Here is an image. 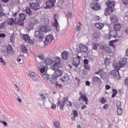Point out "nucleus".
<instances>
[{
	"instance_id": "nucleus-1",
	"label": "nucleus",
	"mask_w": 128,
	"mask_h": 128,
	"mask_svg": "<svg viewBox=\"0 0 128 128\" xmlns=\"http://www.w3.org/2000/svg\"><path fill=\"white\" fill-rule=\"evenodd\" d=\"M126 64V58H122L119 60L118 63H116L114 61L112 63V66L114 68H119L120 70L122 68H124Z\"/></svg>"
},
{
	"instance_id": "nucleus-2",
	"label": "nucleus",
	"mask_w": 128,
	"mask_h": 128,
	"mask_svg": "<svg viewBox=\"0 0 128 128\" xmlns=\"http://www.w3.org/2000/svg\"><path fill=\"white\" fill-rule=\"evenodd\" d=\"M116 70H112L110 72V75L113 76L114 78H116L118 80H120L122 77L120 76V72L119 70H120V69H119L118 68H115Z\"/></svg>"
},
{
	"instance_id": "nucleus-3",
	"label": "nucleus",
	"mask_w": 128,
	"mask_h": 128,
	"mask_svg": "<svg viewBox=\"0 0 128 128\" xmlns=\"http://www.w3.org/2000/svg\"><path fill=\"white\" fill-rule=\"evenodd\" d=\"M79 94L80 96L78 98V102L82 100V102H85L86 104H88V97H86V96L82 94V92H79Z\"/></svg>"
},
{
	"instance_id": "nucleus-4",
	"label": "nucleus",
	"mask_w": 128,
	"mask_h": 128,
	"mask_svg": "<svg viewBox=\"0 0 128 128\" xmlns=\"http://www.w3.org/2000/svg\"><path fill=\"white\" fill-rule=\"evenodd\" d=\"M58 14H55L54 15V22L53 23V26H55L56 32H60V24L58 22Z\"/></svg>"
},
{
	"instance_id": "nucleus-5",
	"label": "nucleus",
	"mask_w": 128,
	"mask_h": 128,
	"mask_svg": "<svg viewBox=\"0 0 128 128\" xmlns=\"http://www.w3.org/2000/svg\"><path fill=\"white\" fill-rule=\"evenodd\" d=\"M64 74V70H60L58 69L54 72V74L52 76V78L53 80H56L58 78H60V76H62Z\"/></svg>"
},
{
	"instance_id": "nucleus-6",
	"label": "nucleus",
	"mask_w": 128,
	"mask_h": 128,
	"mask_svg": "<svg viewBox=\"0 0 128 128\" xmlns=\"http://www.w3.org/2000/svg\"><path fill=\"white\" fill-rule=\"evenodd\" d=\"M39 30L42 32H45V34H46V32H50L52 30V28H50V26H48L43 25L40 26Z\"/></svg>"
},
{
	"instance_id": "nucleus-7",
	"label": "nucleus",
	"mask_w": 128,
	"mask_h": 128,
	"mask_svg": "<svg viewBox=\"0 0 128 128\" xmlns=\"http://www.w3.org/2000/svg\"><path fill=\"white\" fill-rule=\"evenodd\" d=\"M90 8L92 10H100L101 7L100 4L98 2H92L90 4Z\"/></svg>"
},
{
	"instance_id": "nucleus-8",
	"label": "nucleus",
	"mask_w": 128,
	"mask_h": 128,
	"mask_svg": "<svg viewBox=\"0 0 128 128\" xmlns=\"http://www.w3.org/2000/svg\"><path fill=\"white\" fill-rule=\"evenodd\" d=\"M54 40V36L52 34H49L45 38V40L44 41V46H48V44H50Z\"/></svg>"
},
{
	"instance_id": "nucleus-9",
	"label": "nucleus",
	"mask_w": 128,
	"mask_h": 128,
	"mask_svg": "<svg viewBox=\"0 0 128 128\" xmlns=\"http://www.w3.org/2000/svg\"><path fill=\"white\" fill-rule=\"evenodd\" d=\"M80 64V56H77V57L73 58V66H76V68L77 66H78Z\"/></svg>"
},
{
	"instance_id": "nucleus-10",
	"label": "nucleus",
	"mask_w": 128,
	"mask_h": 128,
	"mask_svg": "<svg viewBox=\"0 0 128 128\" xmlns=\"http://www.w3.org/2000/svg\"><path fill=\"white\" fill-rule=\"evenodd\" d=\"M35 36H36L37 38H39L40 40H42L44 38V34L40 31L35 32Z\"/></svg>"
},
{
	"instance_id": "nucleus-11",
	"label": "nucleus",
	"mask_w": 128,
	"mask_h": 128,
	"mask_svg": "<svg viewBox=\"0 0 128 128\" xmlns=\"http://www.w3.org/2000/svg\"><path fill=\"white\" fill-rule=\"evenodd\" d=\"M38 68L42 74H44L46 70H48V66L44 65V62H41L38 64Z\"/></svg>"
},
{
	"instance_id": "nucleus-12",
	"label": "nucleus",
	"mask_w": 128,
	"mask_h": 128,
	"mask_svg": "<svg viewBox=\"0 0 128 128\" xmlns=\"http://www.w3.org/2000/svg\"><path fill=\"white\" fill-rule=\"evenodd\" d=\"M30 8L32 10H40V4L34 2H32L30 4Z\"/></svg>"
},
{
	"instance_id": "nucleus-13",
	"label": "nucleus",
	"mask_w": 128,
	"mask_h": 128,
	"mask_svg": "<svg viewBox=\"0 0 128 128\" xmlns=\"http://www.w3.org/2000/svg\"><path fill=\"white\" fill-rule=\"evenodd\" d=\"M7 50V56H10L14 54V51H12V46L11 45H8L7 48H6Z\"/></svg>"
},
{
	"instance_id": "nucleus-14",
	"label": "nucleus",
	"mask_w": 128,
	"mask_h": 128,
	"mask_svg": "<svg viewBox=\"0 0 128 128\" xmlns=\"http://www.w3.org/2000/svg\"><path fill=\"white\" fill-rule=\"evenodd\" d=\"M79 48L80 52H86L88 50V46L84 44H80L79 46Z\"/></svg>"
},
{
	"instance_id": "nucleus-15",
	"label": "nucleus",
	"mask_w": 128,
	"mask_h": 128,
	"mask_svg": "<svg viewBox=\"0 0 128 128\" xmlns=\"http://www.w3.org/2000/svg\"><path fill=\"white\" fill-rule=\"evenodd\" d=\"M106 4L109 8H114L116 6V3L113 1H108L106 3Z\"/></svg>"
},
{
	"instance_id": "nucleus-16",
	"label": "nucleus",
	"mask_w": 128,
	"mask_h": 128,
	"mask_svg": "<svg viewBox=\"0 0 128 128\" xmlns=\"http://www.w3.org/2000/svg\"><path fill=\"white\" fill-rule=\"evenodd\" d=\"M54 4L50 0L46 2V8H54Z\"/></svg>"
},
{
	"instance_id": "nucleus-17",
	"label": "nucleus",
	"mask_w": 128,
	"mask_h": 128,
	"mask_svg": "<svg viewBox=\"0 0 128 128\" xmlns=\"http://www.w3.org/2000/svg\"><path fill=\"white\" fill-rule=\"evenodd\" d=\"M110 20H111L112 24H113L114 26V24H118V18L116 16H113L112 17L110 18Z\"/></svg>"
},
{
	"instance_id": "nucleus-18",
	"label": "nucleus",
	"mask_w": 128,
	"mask_h": 128,
	"mask_svg": "<svg viewBox=\"0 0 128 128\" xmlns=\"http://www.w3.org/2000/svg\"><path fill=\"white\" fill-rule=\"evenodd\" d=\"M15 24H18V26H23L24 24V22L22 20H20V19L18 20V18H16Z\"/></svg>"
},
{
	"instance_id": "nucleus-19",
	"label": "nucleus",
	"mask_w": 128,
	"mask_h": 128,
	"mask_svg": "<svg viewBox=\"0 0 128 128\" xmlns=\"http://www.w3.org/2000/svg\"><path fill=\"white\" fill-rule=\"evenodd\" d=\"M44 62L45 64V66H50V64H52V60L50 58H46V60L44 61Z\"/></svg>"
},
{
	"instance_id": "nucleus-20",
	"label": "nucleus",
	"mask_w": 128,
	"mask_h": 128,
	"mask_svg": "<svg viewBox=\"0 0 128 128\" xmlns=\"http://www.w3.org/2000/svg\"><path fill=\"white\" fill-rule=\"evenodd\" d=\"M30 76L33 80H38V76L36 74V73H34V72H30Z\"/></svg>"
},
{
	"instance_id": "nucleus-21",
	"label": "nucleus",
	"mask_w": 128,
	"mask_h": 128,
	"mask_svg": "<svg viewBox=\"0 0 128 128\" xmlns=\"http://www.w3.org/2000/svg\"><path fill=\"white\" fill-rule=\"evenodd\" d=\"M95 26L98 30H102L104 26V24L102 23L96 22L95 24Z\"/></svg>"
},
{
	"instance_id": "nucleus-22",
	"label": "nucleus",
	"mask_w": 128,
	"mask_h": 128,
	"mask_svg": "<svg viewBox=\"0 0 128 128\" xmlns=\"http://www.w3.org/2000/svg\"><path fill=\"white\" fill-rule=\"evenodd\" d=\"M7 24L12 26H13L14 24H16V20H14V18H10L8 20Z\"/></svg>"
},
{
	"instance_id": "nucleus-23",
	"label": "nucleus",
	"mask_w": 128,
	"mask_h": 128,
	"mask_svg": "<svg viewBox=\"0 0 128 128\" xmlns=\"http://www.w3.org/2000/svg\"><path fill=\"white\" fill-rule=\"evenodd\" d=\"M60 80H62L63 82H68V74H65L60 78Z\"/></svg>"
},
{
	"instance_id": "nucleus-24",
	"label": "nucleus",
	"mask_w": 128,
	"mask_h": 128,
	"mask_svg": "<svg viewBox=\"0 0 128 128\" xmlns=\"http://www.w3.org/2000/svg\"><path fill=\"white\" fill-rule=\"evenodd\" d=\"M62 100H66L65 102V104H66V105L67 106H68L69 108H70V106H72V102L68 100V98H64L62 99Z\"/></svg>"
},
{
	"instance_id": "nucleus-25",
	"label": "nucleus",
	"mask_w": 128,
	"mask_h": 128,
	"mask_svg": "<svg viewBox=\"0 0 128 128\" xmlns=\"http://www.w3.org/2000/svg\"><path fill=\"white\" fill-rule=\"evenodd\" d=\"M114 28L116 32H120V30L121 26L120 24H117L114 25Z\"/></svg>"
},
{
	"instance_id": "nucleus-26",
	"label": "nucleus",
	"mask_w": 128,
	"mask_h": 128,
	"mask_svg": "<svg viewBox=\"0 0 128 128\" xmlns=\"http://www.w3.org/2000/svg\"><path fill=\"white\" fill-rule=\"evenodd\" d=\"M104 52H106V54H112V48L109 46H105Z\"/></svg>"
},
{
	"instance_id": "nucleus-27",
	"label": "nucleus",
	"mask_w": 128,
	"mask_h": 128,
	"mask_svg": "<svg viewBox=\"0 0 128 128\" xmlns=\"http://www.w3.org/2000/svg\"><path fill=\"white\" fill-rule=\"evenodd\" d=\"M98 46H100V44L98 43H93L92 44V48L94 50H98Z\"/></svg>"
},
{
	"instance_id": "nucleus-28",
	"label": "nucleus",
	"mask_w": 128,
	"mask_h": 128,
	"mask_svg": "<svg viewBox=\"0 0 128 128\" xmlns=\"http://www.w3.org/2000/svg\"><path fill=\"white\" fill-rule=\"evenodd\" d=\"M21 50L22 54H26L28 52V48L24 45H21Z\"/></svg>"
},
{
	"instance_id": "nucleus-29",
	"label": "nucleus",
	"mask_w": 128,
	"mask_h": 128,
	"mask_svg": "<svg viewBox=\"0 0 128 128\" xmlns=\"http://www.w3.org/2000/svg\"><path fill=\"white\" fill-rule=\"evenodd\" d=\"M110 34L112 35V37L114 38L118 36V33H116V30L110 31Z\"/></svg>"
},
{
	"instance_id": "nucleus-30",
	"label": "nucleus",
	"mask_w": 128,
	"mask_h": 128,
	"mask_svg": "<svg viewBox=\"0 0 128 128\" xmlns=\"http://www.w3.org/2000/svg\"><path fill=\"white\" fill-rule=\"evenodd\" d=\"M110 62H112V60H110V58H105V60L104 62L105 66H110Z\"/></svg>"
},
{
	"instance_id": "nucleus-31",
	"label": "nucleus",
	"mask_w": 128,
	"mask_h": 128,
	"mask_svg": "<svg viewBox=\"0 0 128 128\" xmlns=\"http://www.w3.org/2000/svg\"><path fill=\"white\" fill-rule=\"evenodd\" d=\"M62 60H68V53L66 51L62 53Z\"/></svg>"
},
{
	"instance_id": "nucleus-32",
	"label": "nucleus",
	"mask_w": 128,
	"mask_h": 128,
	"mask_svg": "<svg viewBox=\"0 0 128 128\" xmlns=\"http://www.w3.org/2000/svg\"><path fill=\"white\" fill-rule=\"evenodd\" d=\"M61 60L62 58H60L57 57L54 61V64H58V66H60Z\"/></svg>"
},
{
	"instance_id": "nucleus-33",
	"label": "nucleus",
	"mask_w": 128,
	"mask_h": 128,
	"mask_svg": "<svg viewBox=\"0 0 128 128\" xmlns=\"http://www.w3.org/2000/svg\"><path fill=\"white\" fill-rule=\"evenodd\" d=\"M19 20H26V15L22 13H20L18 15Z\"/></svg>"
},
{
	"instance_id": "nucleus-34",
	"label": "nucleus",
	"mask_w": 128,
	"mask_h": 128,
	"mask_svg": "<svg viewBox=\"0 0 128 128\" xmlns=\"http://www.w3.org/2000/svg\"><path fill=\"white\" fill-rule=\"evenodd\" d=\"M118 42V40H113L110 41L108 42V44L110 46H112V48H114V44Z\"/></svg>"
},
{
	"instance_id": "nucleus-35",
	"label": "nucleus",
	"mask_w": 128,
	"mask_h": 128,
	"mask_svg": "<svg viewBox=\"0 0 128 128\" xmlns=\"http://www.w3.org/2000/svg\"><path fill=\"white\" fill-rule=\"evenodd\" d=\"M26 12L28 14H29V16H32V12L30 8V7L28 6L26 7Z\"/></svg>"
},
{
	"instance_id": "nucleus-36",
	"label": "nucleus",
	"mask_w": 128,
	"mask_h": 128,
	"mask_svg": "<svg viewBox=\"0 0 128 128\" xmlns=\"http://www.w3.org/2000/svg\"><path fill=\"white\" fill-rule=\"evenodd\" d=\"M68 100H63L62 102L60 104V108L62 110H64V105L66 104V102Z\"/></svg>"
},
{
	"instance_id": "nucleus-37",
	"label": "nucleus",
	"mask_w": 128,
	"mask_h": 128,
	"mask_svg": "<svg viewBox=\"0 0 128 128\" xmlns=\"http://www.w3.org/2000/svg\"><path fill=\"white\" fill-rule=\"evenodd\" d=\"M23 38H24V40L26 42H28V40H30V36H28V34H23Z\"/></svg>"
},
{
	"instance_id": "nucleus-38",
	"label": "nucleus",
	"mask_w": 128,
	"mask_h": 128,
	"mask_svg": "<svg viewBox=\"0 0 128 128\" xmlns=\"http://www.w3.org/2000/svg\"><path fill=\"white\" fill-rule=\"evenodd\" d=\"M118 108V112H117V114H118V116H122V108L121 107L120 108Z\"/></svg>"
},
{
	"instance_id": "nucleus-39",
	"label": "nucleus",
	"mask_w": 128,
	"mask_h": 128,
	"mask_svg": "<svg viewBox=\"0 0 128 128\" xmlns=\"http://www.w3.org/2000/svg\"><path fill=\"white\" fill-rule=\"evenodd\" d=\"M52 70H55V72L58 70V64H53L52 66Z\"/></svg>"
},
{
	"instance_id": "nucleus-40",
	"label": "nucleus",
	"mask_w": 128,
	"mask_h": 128,
	"mask_svg": "<svg viewBox=\"0 0 128 128\" xmlns=\"http://www.w3.org/2000/svg\"><path fill=\"white\" fill-rule=\"evenodd\" d=\"M92 82H100V78L96 76H94L92 78Z\"/></svg>"
},
{
	"instance_id": "nucleus-41",
	"label": "nucleus",
	"mask_w": 128,
	"mask_h": 128,
	"mask_svg": "<svg viewBox=\"0 0 128 128\" xmlns=\"http://www.w3.org/2000/svg\"><path fill=\"white\" fill-rule=\"evenodd\" d=\"M55 128H60V122L56 121L54 122Z\"/></svg>"
},
{
	"instance_id": "nucleus-42",
	"label": "nucleus",
	"mask_w": 128,
	"mask_h": 128,
	"mask_svg": "<svg viewBox=\"0 0 128 128\" xmlns=\"http://www.w3.org/2000/svg\"><path fill=\"white\" fill-rule=\"evenodd\" d=\"M116 106H117V108H122V103L120 102V101H117Z\"/></svg>"
},
{
	"instance_id": "nucleus-43",
	"label": "nucleus",
	"mask_w": 128,
	"mask_h": 128,
	"mask_svg": "<svg viewBox=\"0 0 128 128\" xmlns=\"http://www.w3.org/2000/svg\"><path fill=\"white\" fill-rule=\"evenodd\" d=\"M114 10H112V8H110L106 9V12L107 14H112V12H113Z\"/></svg>"
},
{
	"instance_id": "nucleus-44",
	"label": "nucleus",
	"mask_w": 128,
	"mask_h": 128,
	"mask_svg": "<svg viewBox=\"0 0 128 128\" xmlns=\"http://www.w3.org/2000/svg\"><path fill=\"white\" fill-rule=\"evenodd\" d=\"M100 102H102V104H105L106 102V98H100Z\"/></svg>"
},
{
	"instance_id": "nucleus-45",
	"label": "nucleus",
	"mask_w": 128,
	"mask_h": 128,
	"mask_svg": "<svg viewBox=\"0 0 128 128\" xmlns=\"http://www.w3.org/2000/svg\"><path fill=\"white\" fill-rule=\"evenodd\" d=\"M112 34H106V40H110L112 38Z\"/></svg>"
},
{
	"instance_id": "nucleus-46",
	"label": "nucleus",
	"mask_w": 128,
	"mask_h": 128,
	"mask_svg": "<svg viewBox=\"0 0 128 128\" xmlns=\"http://www.w3.org/2000/svg\"><path fill=\"white\" fill-rule=\"evenodd\" d=\"M84 68H86V70H90V66L88 64L86 65H84Z\"/></svg>"
},
{
	"instance_id": "nucleus-47",
	"label": "nucleus",
	"mask_w": 128,
	"mask_h": 128,
	"mask_svg": "<svg viewBox=\"0 0 128 128\" xmlns=\"http://www.w3.org/2000/svg\"><path fill=\"white\" fill-rule=\"evenodd\" d=\"M29 28H28V30H32V28H34V24L32 23H30L29 24Z\"/></svg>"
},
{
	"instance_id": "nucleus-48",
	"label": "nucleus",
	"mask_w": 128,
	"mask_h": 128,
	"mask_svg": "<svg viewBox=\"0 0 128 128\" xmlns=\"http://www.w3.org/2000/svg\"><path fill=\"white\" fill-rule=\"evenodd\" d=\"M98 48H99V50H104V48H106V46H102L100 44H99V46H98Z\"/></svg>"
},
{
	"instance_id": "nucleus-49",
	"label": "nucleus",
	"mask_w": 128,
	"mask_h": 128,
	"mask_svg": "<svg viewBox=\"0 0 128 128\" xmlns=\"http://www.w3.org/2000/svg\"><path fill=\"white\" fill-rule=\"evenodd\" d=\"M40 96H42V100H45L46 98V96L44 94H39Z\"/></svg>"
},
{
	"instance_id": "nucleus-50",
	"label": "nucleus",
	"mask_w": 128,
	"mask_h": 128,
	"mask_svg": "<svg viewBox=\"0 0 128 128\" xmlns=\"http://www.w3.org/2000/svg\"><path fill=\"white\" fill-rule=\"evenodd\" d=\"M66 16H67V18H72V14L70 12H68L66 14Z\"/></svg>"
},
{
	"instance_id": "nucleus-51",
	"label": "nucleus",
	"mask_w": 128,
	"mask_h": 128,
	"mask_svg": "<svg viewBox=\"0 0 128 128\" xmlns=\"http://www.w3.org/2000/svg\"><path fill=\"white\" fill-rule=\"evenodd\" d=\"M38 58L41 60H44V54H42L39 55Z\"/></svg>"
},
{
	"instance_id": "nucleus-52",
	"label": "nucleus",
	"mask_w": 128,
	"mask_h": 128,
	"mask_svg": "<svg viewBox=\"0 0 128 128\" xmlns=\"http://www.w3.org/2000/svg\"><path fill=\"white\" fill-rule=\"evenodd\" d=\"M1 50L2 52H6V46H2Z\"/></svg>"
},
{
	"instance_id": "nucleus-53",
	"label": "nucleus",
	"mask_w": 128,
	"mask_h": 128,
	"mask_svg": "<svg viewBox=\"0 0 128 128\" xmlns=\"http://www.w3.org/2000/svg\"><path fill=\"white\" fill-rule=\"evenodd\" d=\"M73 114H74V116H76H76H78V113L76 110H74L73 112Z\"/></svg>"
},
{
	"instance_id": "nucleus-54",
	"label": "nucleus",
	"mask_w": 128,
	"mask_h": 128,
	"mask_svg": "<svg viewBox=\"0 0 128 128\" xmlns=\"http://www.w3.org/2000/svg\"><path fill=\"white\" fill-rule=\"evenodd\" d=\"M124 84L125 86H127V88H128V78H126L124 80Z\"/></svg>"
},
{
	"instance_id": "nucleus-55",
	"label": "nucleus",
	"mask_w": 128,
	"mask_h": 128,
	"mask_svg": "<svg viewBox=\"0 0 128 128\" xmlns=\"http://www.w3.org/2000/svg\"><path fill=\"white\" fill-rule=\"evenodd\" d=\"M102 72V68L98 70V71L95 73V74H100Z\"/></svg>"
},
{
	"instance_id": "nucleus-56",
	"label": "nucleus",
	"mask_w": 128,
	"mask_h": 128,
	"mask_svg": "<svg viewBox=\"0 0 128 128\" xmlns=\"http://www.w3.org/2000/svg\"><path fill=\"white\" fill-rule=\"evenodd\" d=\"M84 65L88 64V60L86 59L84 60Z\"/></svg>"
},
{
	"instance_id": "nucleus-57",
	"label": "nucleus",
	"mask_w": 128,
	"mask_h": 128,
	"mask_svg": "<svg viewBox=\"0 0 128 128\" xmlns=\"http://www.w3.org/2000/svg\"><path fill=\"white\" fill-rule=\"evenodd\" d=\"M56 107V105L54 104H52L51 108H52V110H54Z\"/></svg>"
},
{
	"instance_id": "nucleus-58",
	"label": "nucleus",
	"mask_w": 128,
	"mask_h": 128,
	"mask_svg": "<svg viewBox=\"0 0 128 128\" xmlns=\"http://www.w3.org/2000/svg\"><path fill=\"white\" fill-rule=\"evenodd\" d=\"M122 2L124 4H128V0H122Z\"/></svg>"
},
{
	"instance_id": "nucleus-59",
	"label": "nucleus",
	"mask_w": 128,
	"mask_h": 128,
	"mask_svg": "<svg viewBox=\"0 0 128 128\" xmlns=\"http://www.w3.org/2000/svg\"><path fill=\"white\" fill-rule=\"evenodd\" d=\"M112 92H113V94H118V90H116V89H112Z\"/></svg>"
},
{
	"instance_id": "nucleus-60",
	"label": "nucleus",
	"mask_w": 128,
	"mask_h": 128,
	"mask_svg": "<svg viewBox=\"0 0 128 128\" xmlns=\"http://www.w3.org/2000/svg\"><path fill=\"white\" fill-rule=\"evenodd\" d=\"M0 123L3 124L4 126H8V123H6V122H4V121H0Z\"/></svg>"
},
{
	"instance_id": "nucleus-61",
	"label": "nucleus",
	"mask_w": 128,
	"mask_h": 128,
	"mask_svg": "<svg viewBox=\"0 0 128 128\" xmlns=\"http://www.w3.org/2000/svg\"><path fill=\"white\" fill-rule=\"evenodd\" d=\"M105 88L106 90H110V85H106L105 86Z\"/></svg>"
},
{
	"instance_id": "nucleus-62",
	"label": "nucleus",
	"mask_w": 128,
	"mask_h": 128,
	"mask_svg": "<svg viewBox=\"0 0 128 128\" xmlns=\"http://www.w3.org/2000/svg\"><path fill=\"white\" fill-rule=\"evenodd\" d=\"M103 108H104V110H108V105L104 104L103 106Z\"/></svg>"
},
{
	"instance_id": "nucleus-63",
	"label": "nucleus",
	"mask_w": 128,
	"mask_h": 128,
	"mask_svg": "<svg viewBox=\"0 0 128 128\" xmlns=\"http://www.w3.org/2000/svg\"><path fill=\"white\" fill-rule=\"evenodd\" d=\"M80 30V26H78L76 27V32H78V30Z\"/></svg>"
},
{
	"instance_id": "nucleus-64",
	"label": "nucleus",
	"mask_w": 128,
	"mask_h": 128,
	"mask_svg": "<svg viewBox=\"0 0 128 128\" xmlns=\"http://www.w3.org/2000/svg\"><path fill=\"white\" fill-rule=\"evenodd\" d=\"M0 28H4V22H2L0 25Z\"/></svg>"
}]
</instances>
